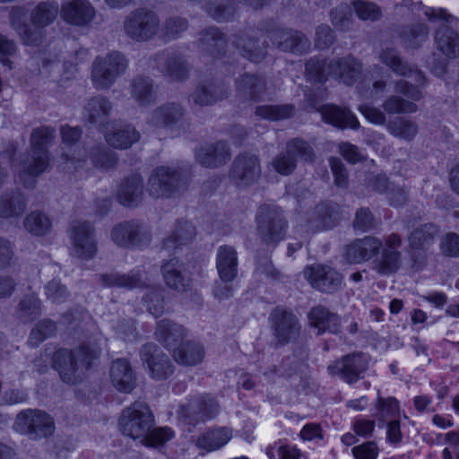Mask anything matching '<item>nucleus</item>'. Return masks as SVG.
I'll list each match as a JSON object with an SVG mask.
<instances>
[{
    "instance_id": "4d7b16f0",
    "label": "nucleus",
    "mask_w": 459,
    "mask_h": 459,
    "mask_svg": "<svg viewBox=\"0 0 459 459\" xmlns=\"http://www.w3.org/2000/svg\"><path fill=\"white\" fill-rule=\"evenodd\" d=\"M90 159L95 168L106 170L114 168L118 160L114 152L100 145L91 149Z\"/></svg>"
},
{
    "instance_id": "aec40b11",
    "label": "nucleus",
    "mask_w": 459,
    "mask_h": 459,
    "mask_svg": "<svg viewBox=\"0 0 459 459\" xmlns=\"http://www.w3.org/2000/svg\"><path fill=\"white\" fill-rule=\"evenodd\" d=\"M229 87L221 79H207L197 84L189 95V102L199 107L212 106L229 96Z\"/></svg>"
},
{
    "instance_id": "6e6552de",
    "label": "nucleus",
    "mask_w": 459,
    "mask_h": 459,
    "mask_svg": "<svg viewBox=\"0 0 459 459\" xmlns=\"http://www.w3.org/2000/svg\"><path fill=\"white\" fill-rule=\"evenodd\" d=\"M126 37L143 43L153 39L160 30L159 15L147 8H138L128 13L123 22Z\"/></svg>"
},
{
    "instance_id": "bb28decb",
    "label": "nucleus",
    "mask_w": 459,
    "mask_h": 459,
    "mask_svg": "<svg viewBox=\"0 0 459 459\" xmlns=\"http://www.w3.org/2000/svg\"><path fill=\"white\" fill-rule=\"evenodd\" d=\"M60 13L67 23L83 27L92 21L95 10L86 0H71L62 4Z\"/></svg>"
},
{
    "instance_id": "052dcab7",
    "label": "nucleus",
    "mask_w": 459,
    "mask_h": 459,
    "mask_svg": "<svg viewBox=\"0 0 459 459\" xmlns=\"http://www.w3.org/2000/svg\"><path fill=\"white\" fill-rule=\"evenodd\" d=\"M163 293L161 288H152L143 298L147 310L155 317L161 316L165 312Z\"/></svg>"
},
{
    "instance_id": "a878e982",
    "label": "nucleus",
    "mask_w": 459,
    "mask_h": 459,
    "mask_svg": "<svg viewBox=\"0 0 459 459\" xmlns=\"http://www.w3.org/2000/svg\"><path fill=\"white\" fill-rule=\"evenodd\" d=\"M186 108L178 102H167L155 108L150 114L148 123L156 128L170 129L178 126L185 118Z\"/></svg>"
},
{
    "instance_id": "0e129e2a",
    "label": "nucleus",
    "mask_w": 459,
    "mask_h": 459,
    "mask_svg": "<svg viewBox=\"0 0 459 459\" xmlns=\"http://www.w3.org/2000/svg\"><path fill=\"white\" fill-rule=\"evenodd\" d=\"M376 227L374 215L368 208H359L355 214L353 228L357 231L367 232Z\"/></svg>"
},
{
    "instance_id": "09e8293b",
    "label": "nucleus",
    "mask_w": 459,
    "mask_h": 459,
    "mask_svg": "<svg viewBox=\"0 0 459 459\" xmlns=\"http://www.w3.org/2000/svg\"><path fill=\"white\" fill-rule=\"evenodd\" d=\"M23 225L26 230L30 234L40 237L50 232L52 221L44 212L35 211L25 217Z\"/></svg>"
},
{
    "instance_id": "1a4fd4ad",
    "label": "nucleus",
    "mask_w": 459,
    "mask_h": 459,
    "mask_svg": "<svg viewBox=\"0 0 459 459\" xmlns=\"http://www.w3.org/2000/svg\"><path fill=\"white\" fill-rule=\"evenodd\" d=\"M154 425V416L143 402H135L123 410L119 418V429L133 439L146 438Z\"/></svg>"
},
{
    "instance_id": "f704fd0d",
    "label": "nucleus",
    "mask_w": 459,
    "mask_h": 459,
    "mask_svg": "<svg viewBox=\"0 0 459 459\" xmlns=\"http://www.w3.org/2000/svg\"><path fill=\"white\" fill-rule=\"evenodd\" d=\"M440 233L434 223H425L415 228L408 237V245L411 250H428Z\"/></svg>"
},
{
    "instance_id": "6e6d98bb",
    "label": "nucleus",
    "mask_w": 459,
    "mask_h": 459,
    "mask_svg": "<svg viewBox=\"0 0 459 459\" xmlns=\"http://www.w3.org/2000/svg\"><path fill=\"white\" fill-rule=\"evenodd\" d=\"M387 129L395 137L411 141L418 134V125L404 117H396L390 121Z\"/></svg>"
},
{
    "instance_id": "cd10ccee",
    "label": "nucleus",
    "mask_w": 459,
    "mask_h": 459,
    "mask_svg": "<svg viewBox=\"0 0 459 459\" xmlns=\"http://www.w3.org/2000/svg\"><path fill=\"white\" fill-rule=\"evenodd\" d=\"M99 279L101 284L108 288H125L132 290L147 286L143 278V270L140 267H136L127 273L119 272L102 273L99 276Z\"/></svg>"
},
{
    "instance_id": "5701e85b",
    "label": "nucleus",
    "mask_w": 459,
    "mask_h": 459,
    "mask_svg": "<svg viewBox=\"0 0 459 459\" xmlns=\"http://www.w3.org/2000/svg\"><path fill=\"white\" fill-rule=\"evenodd\" d=\"M232 45L242 56L254 63H260L267 55L268 43L265 40L260 42L253 29L236 33Z\"/></svg>"
},
{
    "instance_id": "2eb2a0df",
    "label": "nucleus",
    "mask_w": 459,
    "mask_h": 459,
    "mask_svg": "<svg viewBox=\"0 0 459 459\" xmlns=\"http://www.w3.org/2000/svg\"><path fill=\"white\" fill-rule=\"evenodd\" d=\"M262 174L259 158L248 152L240 153L233 160L229 178L238 187L255 184Z\"/></svg>"
},
{
    "instance_id": "603ef678",
    "label": "nucleus",
    "mask_w": 459,
    "mask_h": 459,
    "mask_svg": "<svg viewBox=\"0 0 459 459\" xmlns=\"http://www.w3.org/2000/svg\"><path fill=\"white\" fill-rule=\"evenodd\" d=\"M41 314V301L35 295L25 296L18 304L16 315L23 323L35 320Z\"/></svg>"
},
{
    "instance_id": "a19ab883",
    "label": "nucleus",
    "mask_w": 459,
    "mask_h": 459,
    "mask_svg": "<svg viewBox=\"0 0 459 459\" xmlns=\"http://www.w3.org/2000/svg\"><path fill=\"white\" fill-rule=\"evenodd\" d=\"M27 200L21 192H12L0 195V218H18L24 213Z\"/></svg>"
},
{
    "instance_id": "c9c22d12",
    "label": "nucleus",
    "mask_w": 459,
    "mask_h": 459,
    "mask_svg": "<svg viewBox=\"0 0 459 459\" xmlns=\"http://www.w3.org/2000/svg\"><path fill=\"white\" fill-rule=\"evenodd\" d=\"M227 39L224 33L217 27H209L200 32L198 48L212 56L225 52Z\"/></svg>"
},
{
    "instance_id": "79ce46f5",
    "label": "nucleus",
    "mask_w": 459,
    "mask_h": 459,
    "mask_svg": "<svg viewBox=\"0 0 459 459\" xmlns=\"http://www.w3.org/2000/svg\"><path fill=\"white\" fill-rule=\"evenodd\" d=\"M156 335L168 349H174L184 338L185 329L169 319H163L158 323Z\"/></svg>"
},
{
    "instance_id": "58836bf2",
    "label": "nucleus",
    "mask_w": 459,
    "mask_h": 459,
    "mask_svg": "<svg viewBox=\"0 0 459 459\" xmlns=\"http://www.w3.org/2000/svg\"><path fill=\"white\" fill-rule=\"evenodd\" d=\"M232 437V430L227 427H219L207 430L199 436L196 445L207 452L224 446Z\"/></svg>"
},
{
    "instance_id": "7c9ffc66",
    "label": "nucleus",
    "mask_w": 459,
    "mask_h": 459,
    "mask_svg": "<svg viewBox=\"0 0 459 459\" xmlns=\"http://www.w3.org/2000/svg\"><path fill=\"white\" fill-rule=\"evenodd\" d=\"M109 377L112 385L121 393L130 394L136 386L135 374L125 359H117L112 362Z\"/></svg>"
},
{
    "instance_id": "4468645a",
    "label": "nucleus",
    "mask_w": 459,
    "mask_h": 459,
    "mask_svg": "<svg viewBox=\"0 0 459 459\" xmlns=\"http://www.w3.org/2000/svg\"><path fill=\"white\" fill-rule=\"evenodd\" d=\"M297 157L312 160L314 151L304 140L294 138L287 143L285 152L277 154L271 161L273 169L282 176L291 174L297 166Z\"/></svg>"
},
{
    "instance_id": "4c0bfd02",
    "label": "nucleus",
    "mask_w": 459,
    "mask_h": 459,
    "mask_svg": "<svg viewBox=\"0 0 459 459\" xmlns=\"http://www.w3.org/2000/svg\"><path fill=\"white\" fill-rule=\"evenodd\" d=\"M129 92L142 107L149 106L155 100L153 81L149 76H134L130 82Z\"/></svg>"
},
{
    "instance_id": "f257e3e1",
    "label": "nucleus",
    "mask_w": 459,
    "mask_h": 459,
    "mask_svg": "<svg viewBox=\"0 0 459 459\" xmlns=\"http://www.w3.org/2000/svg\"><path fill=\"white\" fill-rule=\"evenodd\" d=\"M403 246V238L397 233H391L384 238V241L366 236L357 238L346 247V262L359 264L372 261V270L383 276L396 273L403 264V255L399 248Z\"/></svg>"
},
{
    "instance_id": "e433bc0d",
    "label": "nucleus",
    "mask_w": 459,
    "mask_h": 459,
    "mask_svg": "<svg viewBox=\"0 0 459 459\" xmlns=\"http://www.w3.org/2000/svg\"><path fill=\"white\" fill-rule=\"evenodd\" d=\"M308 320L310 325L318 330V334L325 331L337 333L341 329V318L331 314L327 308L322 306L315 307L310 310Z\"/></svg>"
},
{
    "instance_id": "680f3d73",
    "label": "nucleus",
    "mask_w": 459,
    "mask_h": 459,
    "mask_svg": "<svg viewBox=\"0 0 459 459\" xmlns=\"http://www.w3.org/2000/svg\"><path fill=\"white\" fill-rule=\"evenodd\" d=\"M306 75L310 82L324 83L329 75L326 62L316 56L311 57L306 63Z\"/></svg>"
},
{
    "instance_id": "774afa93",
    "label": "nucleus",
    "mask_w": 459,
    "mask_h": 459,
    "mask_svg": "<svg viewBox=\"0 0 459 459\" xmlns=\"http://www.w3.org/2000/svg\"><path fill=\"white\" fill-rule=\"evenodd\" d=\"M441 253L449 257L459 256V235L454 232L446 234L440 241Z\"/></svg>"
},
{
    "instance_id": "3c124183",
    "label": "nucleus",
    "mask_w": 459,
    "mask_h": 459,
    "mask_svg": "<svg viewBox=\"0 0 459 459\" xmlns=\"http://www.w3.org/2000/svg\"><path fill=\"white\" fill-rule=\"evenodd\" d=\"M428 34V27L421 23L404 26L400 30V38L406 48H419L426 40Z\"/></svg>"
},
{
    "instance_id": "5fc2aeb1",
    "label": "nucleus",
    "mask_w": 459,
    "mask_h": 459,
    "mask_svg": "<svg viewBox=\"0 0 459 459\" xmlns=\"http://www.w3.org/2000/svg\"><path fill=\"white\" fill-rule=\"evenodd\" d=\"M255 115L267 120L276 121L290 118L294 115V106L284 105H261L255 108Z\"/></svg>"
},
{
    "instance_id": "423d86ee",
    "label": "nucleus",
    "mask_w": 459,
    "mask_h": 459,
    "mask_svg": "<svg viewBox=\"0 0 459 459\" xmlns=\"http://www.w3.org/2000/svg\"><path fill=\"white\" fill-rule=\"evenodd\" d=\"M424 14L431 22H441L435 32L437 48L446 58L455 59L459 57V19L442 8H427Z\"/></svg>"
},
{
    "instance_id": "20e7f679",
    "label": "nucleus",
    "mask_w": 459,
    "mask_h": 459,
    "mask_svg": "<svg viewBox=\"0 0 459 459\" xmlns=\"http://www.w3.org/2000/svg\"><path fill=\"white\" fill-rule=\"evenodd\" d=\"M410 77L413 78L414 84L403 79L395 81L394 91L407 99L398 95L388 97L383 104V108L386 113L408 114L418 111L419 108L415 102L425 97L424 87L428 83V79L418 67L415 68V71H411Z\"/></svg>"
},
{
    "instance_id": "393cba45",
    "label": "nucleus",
    "mask_w": 459,
    "mask_h": 459,
    "mask_svg": "<svg viewBox=\"0 0 459 459\" xmlns=\"http://www.w3.org/2000/svg\"><path fill=\"white\" fill-rule=\"evenodd\" d=\"M157 68L172 81L183 82L188 78L190 65L180 54L173 51H161L155 55Z\"/></svg>"
},
{
    "instance_id": "c85d7f7f",
    "label": "nucleus",
    "mask_w": 459,
    "mask_h": 459,
    "mask_svg": "<svg viewBox=\"0 0 459 459\" xmlns=\"http://www.w3.org/2000/svg\"><path fill=\"white\" fill-rule=\"evenodd\" d=\"M113 110V103L103 95L90 98L84 107L83 116L88 123L100 128L105 127Z\"/></svg>"
},
{
    "instance_id": "412c9836",
    "label": "nucleus",
    "mask_w": 459,
    "mask_h": 459,
    "mask_svg": "<svg viewBox=\"0 0 459 459\" xmlns=\"http://www.w3.org/2000/svg\"><path fill=\"white\" fill-rule=\"evenodd\" d=\"M311 286L322 292H333L341 286L342 276L329 265L316 264L304 270Z\"/></svg>"
},
{
    "instance_id": "4be33fe9",
    "label": "nucleus",
    "mask_w": 459,
    "mask_h": 459,
    "mask_svg": "<svg viewBox=\"0 0 459 459\" xmlns=\"http://www.w3.org/2000/svg\"><path fill=\"white\" fill-rule=\"evenodd\" d=\"M49 161L50 154L31 152L30 149V152L23 156L19 165L20 182L25 187H34L36 178L47 170Z\"/></svg>"
},
{
    "instance_id": "13d9d810",
    "label": "nucleus",
    "mask_w": 459,
    "mask_h": 459,
    "mask_svg": "<svg viewBox=\"0 0 459 459\" xmlns=\"http://www.w3.org/2000/svg\"><path fill=\"white\" fill-rule=\"evenodd\" d=\"M205 9L217 22H228L235 14V7L229 0H209Z\"/></svg>"
},
{
    "instance_id": "864d4df0",
    "label": "nucleus",
    "mask_w": 459,
    "mask_h": 459,
    "mask_svg": "<svg viewBox=\"0 0 459 459\" xmlns=\"http://www.w3.org/2000/svg\"><path fill=\"white\" fill-rule=\"evenodd\" d=\"M351 7L356 16L361 21L378 22L383 17L382 9L374 2L367 0H353Z\"/></svg>"
},
{
    "instance_id": "ddd939ff",
    "label": "nucleus",
    "mask_w": 459,
    "mask_h": 459,
    "mask_svg": "<svg viewBox=\"0 0 459 459\" xmlns=\"http://www.w3.org/2000/svg\"><path fill=\"white\" fill-rule=\"evenodd\" d=\"M16 431L38 439L50 436L55 429L53 419L47 412L27 409L19 412L14 422Z\"/></svg>"
},
{
    "instance_id": "bf43d9fd",
    "label": "nucleus",
    "mask_w": 459,
    "mask_h": 459,
    "mask_svg": "<svg viewBox=\"0 0 459 459\" xmlns=\"http://www.w3.org/2000/svg\"><path fill=\"white\" fill-rule=\"evenodd\" d=\"M56 331V325L54 321L43 319L31 330L28 342L31 347H37L43 341L53 336Z\"/></svg>"
},
{
    "instance_id": "8fccbe9b",
    "label": "nucleus",
    "mask_w": 459,
    "mask_h": 459,
    "mask_svg": "<svg viewBox=\"0 0 459 459\" xmlns=\"http://www.w3.org/2000/svg\"><path fill=\"white\" fill-rule=\"evenodd\" d=\"M369 357L363 352L346 355V382L354 383L368 369Z\"/></svg>"
},
{
    "instance_id": "dca6fc26",
    "label": "nucleus",
    "mask_w": 459,
    "mask_h": 459,
    "mask_svg": "<svg viewBox=\"0 0 459 459\" xmlns=\"http://www.w3.org/2000/svg\"><path fill=\"white\" fill-rule=\"evenodd\" d=\"M219 412V405L209 395L196 396L178 411V417L186 424L195 426L214 418Z\"/></svg>"
},
{
    "instance_id": "f03ea898",
    "label": "nucleus",
    "mask_w": 459,
    "mask_h": 459,
    "mask_svg": "<svg viewBox=\"0 0 459 459\" xmlns=\"http://www.w3.org/2000/svg\"><path fill=\"white\" fill-rule=\"evenodd\" d=\"M60 11L56 1L40 2L31 10L30 13L31 24H29L25 21V9L17 6L13 8L10 14L11 26L24 45L38 47L46 39L45 28L55 22Z\"/></svg>"
},
{
    "instance_id": "0eeeda50",
    "label": "nucleus",
    "mask_w": 459,
    "mask_h": 459,
    "mask_svg": "<svg viewBox=\"0 0 459 459\" xmlns=\"http://www.w3.org/2000/svg\"><path fill=\"white\" fill-rule=\"evenodd\" d=\"M127 67L128 60L121 52L112 51L104 56H97L91 65L93 86L98 90L110 88Z\"/></svg>"
},
{
    "instance_id": "37998d69",
    "label": "nucleus",
    "mask_w": 459,
    "mask_h": 459,
    "mask_svg": "<svg viewBox=\"0 0 459 459\" xmlns=\"http://www.w3.org/2000/svg\"><path fill=\"white\" fill-rule=\"evenodd\" d=\"M195 236V228L187 221H179L174 232L163 241L165 249L177 250L180 246L188 245Z\"/></svg>"
},
{
    "instance_id": "e2e57ef3",
    "label": "nucleus",
    "mask_w": 459,
    "mask_h": 459,
    "mask_svg": "<svg viewBox=\"0 0 459 459\" xmlns=\"http://www.w3.org/2000/svg\"><path fill=\"white\" fill-rule=\"evenodd\" d=\"M188 27V22L182 17H169L165 21L160 31L166 40L176 39L183 33Z\"/></svg>"
},
{
    "instance_id": "ea45409f",
    "label": "nucleus",
    "mask_w": 459,
    "mask_h": 459,
    "mask_svg": "<svg viewBox=\"0 0 459 459\" xmlns=\"http://www.w3.org/2000/svg\"><path fill=\"white\" fill-rule=\"evenodd\" d=\"M237 92L243 97L250 100H260L266 92V83L264 78L245 74L236 81Z\"/></svg>"
},
{
    "instance_id": "9b49d317",
    "label": "nucleus",
    "mask_w": 459,
    "mask_h": 459,
    "mask_svg": "<svg viewBox=\"0 0 459 459\" xmlns=\"http://www.w3.org/2000/svg\"><path fill=\"white\" fill-rule=\"evenodd\" d=\"M257 29L264 30L273 45L281 51L303 55L310 49L309 39L299 30L276 27L273 22H262Z\"/></svg>"
},
{
    "instance_id": "a211bd4d",
    "label": "nucleus",
    "mask_w": 459,
    "mask_h": 459,
    "mask_svg": "<svg viewBox=\"0 0 459 459\" xmlns=\"http://www.w3.org/2000/svg\"><path fill=\"white\" fill-rule=\"evenodd\" d=\"M112 241L118 247H142L150 243V235L143 224L126 221L115 225L110 233Z\"/></svg>"
},
{
    "instance_id": "a18cd8bd",
    "label": "nucleus",
    "mask_w": 459,
    "mask_h": 459,
    "mask_svg": "<svg viewBox=\"0 0 459 459\" xmlns=\"http://www.w3.org/2000/svg\"><path fill=\"white\" fill-rule=\"evenodd\" d=\"M204 356L203 346L193 342H184L174 350L175 360L184 366H195L203 360Z\"/></svg>"
},
{
    "instance_id": "6ab92c4d",
    "label": "nucleus",
    "mask_w": 459,
    "mask_h": 459,
    "mask_svg": "<svg viewBox=\"0 0 459 459\" xmlns=\"http://www.w3.org/2000/svg\"><path fill=\"white\" fill-rule=\"evenodd\" d=\"M70 238L75 255L91 259L97 253L94 227L88 221H76L70 228Z\"/></svg>"
},
{
    "instance_id": "39448f33",
    "label": "nucleus",
    "mask_w": 459,
    "mask_h": 459,
    "mask_svg": "<svg viewBox=\"0 0 459 459\" xmlns=\"http://www.w3.org/2000/svg\"><path fill=\"white\" fill-rule=\"evenodd\" d=\"M189 177V171L186 168L157 167L149 178L147 191L154 198L175 196L186 190Z\"/></svg>"
},
{
    "instance_id": "c03bdc74",
    "label": "nucleus",
    "mask_w": 459,
    "mask_h": 459,
    "mask_svg": "<svg viewBox=\"0 0 459 459\" xmlns=\"http://www.w3.org/2000/svg\"><path fill=\"white\" fill-rule=\"evenodd\" d=\"M380 61L388 66L395 74L403 77H410L411 71H415L417 66L409 65L404 61L397 49L386 48L382 49L379 54Z\"/></svg>"
},
{
    "instance_id": "b1692460",
    "label": "nucleus",
    "mask_w": 459,
    "mask_h": 459,
    "mask_svg": "<svg viewBox=\"0 0 459 459\" xmlns=\"http://www.w3.org/2000/svg\"><path fill=\"white\" fill-rule=\"evenodd\" d=\"M196 161L204 168L216 169L225 165L231 158V152L226 141L206 143L195 151Z\"/></svg>"
},
{
    "instance_id": "473e14b6",
    "label": "nucleus",
    "mask_w": 459,
    "mask_h": 459,
    "mask_svg": "<svg viewBox=\"0 0 459 459\" xmlns=\"http://www.w3.org/2000/svg\"><path fill=\"white\" fill-rule=\"evenodd\" d=\"M143 195V180L138 174L126 178L118 186L117 196L118 202L124 206L138 205Z\"/></svg>"
},
{
    "instance_id": "f3484780",
    "label": "nucleus",
    "mask_w": 459,
    "mask_h": 459,
    "mask_svg": "<svg viewBox=\"0 0 459 459\" xmlns=\"http://www.w3.org/2000/svg\"><path fill=\"white\" fill-rule=\"evenodd\" d=\"M140 356L143 364L146 366L153 379L165 380L173 374L172 361L156 344L150 342L143 345Z\"/></svg>"
},
{
    "instance_id": "f8f14e48",
    "label": "nucleus",
    "mask_w": 459,
    "mask_h": 459,
    "mask_svg": "<svg viewBox=\"0 0 459 459\" xmlns=\"http://www.w3.org/2000/svg\"><path fill=\"white\" fill-rule=\"evenodd\" d=\"M269 322L275 347L296 342L299 337L301 325L291 310L276 307L270 313Z\"/></svg>"
},
{
    "instance_id": "69168bd1",
    "label": "nucleus",
    "mask_w": 459,
    "mask_h": 459,
    "mask_svg": "<svg viewBox=\"0 0 459 459\" xmlns=\"http://www.w3.org/2000/svg\"><path fill=\"white\" fill-rule=\"evenodd\" d=\"M323 119L338 128L344 127V112L335 105H324L320 108Z\"/></svg>"
},
{
    "instance_id": "338daca9",
    "label": "nucleus",
    "mask_w": 459,
    "mask_h": 459,
    "mask_svg": "<svg viewBox=\"0 0 459 459\" xmlns=\"http://www.w3.org/2000/svg\"><path fill=\"white\" fill-rule=\"evenodd\" d=\"M45 290L48 299L56 304L64 303L69 296L66 287L57 280L50 281L46 285Z\"/></svg>"
},
{
    "instance_id": "72a5a7b5",
    "label": "nucleus",
    "mask_w": 459,
    "mask_h": 459,
    "mask_svg": "<svg viewBox=\"0 0 459 459\" xmlns=\"http://www.w3.org/2000/svg\"><path fill=\"white\" fill-rule=\"evenodd\" d=\"M238 255L235 247L228 245L217 249L216 268L221 280L234 281L238 275Z\"/></svg>"
},
{
    "instance_id": "7ed1b4c3",
    "label": "nucleus",
    "mask_w": 459,
    "mask_h": 459,
    "mask_svg": "<svg viewBox=\"0 0 459 459\" xmlns=\"http://www.w3.org/2000/svg\"><path fill=\"white\" fill-rule=\"evenodd\" d=\"M99 358L97 350L81 345L73 350L59 349L53 356V368L63 382L69 385L81 383L86 372Z\"/></svg>"
},
{
    "instance_id": "de8ad7c7",
    "label": "nucleus",
    "mask_w": 459,
    "mask_h": 459,
    "mask_svg": "<svg viewBox=\"0 0 459 459\" xmlns=\"http://www.w3.org/2000/svg\"><path fill=\"white\" fill-rule=\"evenodd\" d=\"M139 138V132L131 126H126L106 135L107 142L117 149H127Z\"/></svg>"
},
{
    "instance_id": "2f4dec72",
    "label": "nucleus",
    "mask_w": 459,
    "mask_h": 459,
    "mask_svg": "<svg viewBox=\"0 0 459 459\" xmlns=\"http://www.w3.org/2000/svg\"><path fill=\"white\" fill-rule=\"evenodd\" d=\"M183 264L173 257L161 265V273L166 285L178 292H186L190 288L191 279L183 273Z\"/></svg>"
},
{
    "instance_id": "9d476101",
    "label": "nucleus",
    "mask_w": 459,
    "mask_h": 459,
    "mask_svg": "<svg viewBox=\"0 0 459 459\" xmlns=\"http://www.w3.org/2000/svg\"><path fill=\"white\" fill-rule=\"evenodd\" d=\"M257 235L266 245L275 246L286 233L287 221L282 211L274 205H261L255 215Z\"/></svg>"
},
{
    "instance_id": "49530a36",
    "label": "nucleus",
    "mask_w": 459,
    "mask_h": 459,
    "mask_svg": "<svg viewBox=\"0 0 459 459\" xmlns=\"http://www.w3.org/2000/svg\"><path fill=\"white\" fill-rule=\"evenodd\" d=\"M56 130L52 126H41L33 128L30 137V149L31 152L50 154L48 145L55 137Z\"/></svg>"
},
{
    "instance_id": "c756f323",
    "label": "nucleus",
    "mask_w": 459,
    "mask_h": 459,
    "mask_svg": "<svg viewBox=\"0 0 459 459\" xmlns=\"http://www.w3.org/2000/svg\"><path fill=\"white\" fill-rule=\"evenodd\" d=\"M341 220L338 205L322 203L315 207L308 216L307 223L312 230L333 229Z\"/></svg>"
}]
</instances>
